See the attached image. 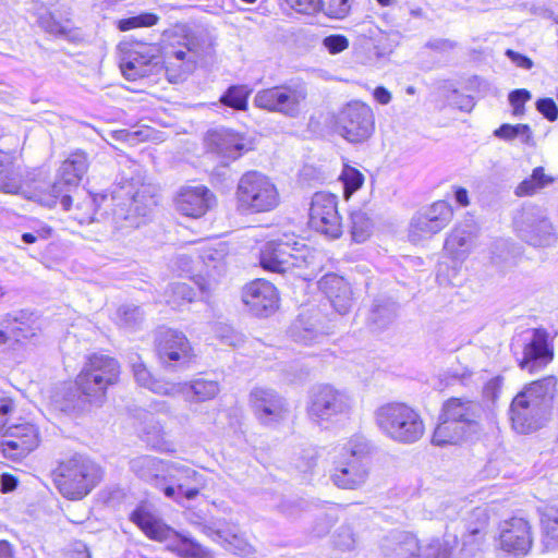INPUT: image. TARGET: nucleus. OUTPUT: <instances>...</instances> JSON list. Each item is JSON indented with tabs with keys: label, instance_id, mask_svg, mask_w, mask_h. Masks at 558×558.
Returning <instances> with one entry per match:
<instances>
[{
	"label": "nucleus",
	"instance_id": "nucleus-17",
	"mask_svg": "<svg viewBox=\"0 0 558 558\" xmlns=\"http://www.w3.org/2000/svg\"><path fill=\"white\" fill-rule=\"evenodd\" d=\"M453 210L446 201H438L417 213L411 220L409 236L418 242L441 231L452 219Z\"/></svg>",
	"mask_w": 558,
	"mask_h": 558
},
{
	"label": "nucleus",
	"instance_id": "nucleus-8",
	"mask_svg": "<svg viewBox=\"0 0 558 558\" xmlns=\"http://www.w3.org/2000/svg\"><path fill=\"white\" fill-rule=\"evenodd\" d=\"M371 447L360 437H352L333 462L332 483L341 489H357L369 476Z\"/></svg>",
	"mask_w": 558,
	"mask_h": 558
},
{
	"label": "nucleus",
	"instance_id": "nucleus-49",
	"mask_svg": "<svg viewBox=\"0 0 558 558\" xmlns=\"http://www.w3.org/2000/svg\"><path fill=\"white\" fill-rule=\"evenodd\" d=\"M159 21V17L149 12H143L135 16L125 17L122 20H119L118 22V28L121 32H128L133 28L137 27H150L157 24Z\"/></svg>",
	"mask_w": 558,
	"mask_h": 558
},
{
	"label": "nucleus",
	"instance_id": "nucleus-19",
	"mask_svg": "<svg viewBox=\"0 0 558 558\" xmlns=\"http://www.w3.org/2000/svg\"><path fill=\"white\" fill-rule=\"evenodd\" d=\"M242 301L253 315L267 317L278 308L279 293L271 282L256 279L243 288Z\"/></svg>",
	"mask_w": 558,
	"mask_h": 558
},
{
	"label": "nucleus",
	"instance_id": "nucleus-22",
	"mask_svg": "<svg viewBox=\"0 0 558 558\" xmlns=\"http://www.w3.org/2000/svg\"><path fill=\"white\" fill-rule=\"evenodd\" d=\"M215 204V196L204 185L183 186L175 197V207L186 217L199 218Z\"/></svg>",
	"mask_w": 558,
	"mask_h": 558
},
{
	"label": "nucleus",
	"instance_id": "nucleus-52",
	"mask_svg": "<svg viewBox=\"0 0 558 558\" xmlns=\"http://www.w3.org/2000/svg\"><path fill=\"white\" fill-rule=\"evenodd\" d=\"M16 410V400L10 396L0 397V434L11 423V417Z\"/></svg>",
	"mask_w": 558,
	"mask_h": 558
},
{
	"label": "nucleus",
	"instance_id": "nucleus-30",
	"mask_svg": "<svg viewBox=\"0 0 558 558\" xmlns=\"http://www.w3.org/2000/svg\"><path fill=\"white\" fill-rule=\"evenodd\" d=\"M250 398L252 407L260 420L277 421L284 412L281 398L269 390L255 388Z\"/></svg>",
	"mask_w": 558,
	"mask_h": 558
},
{
	"label": "nucleus",
	"instance_id": "nucleus-24",
	"mask_svg": "<svg viewBox=\"0 0 558 558\" xmlns=\"http://www.w3.org/2000/svg\"><path fill=\"white\" fill-rule=\"evenodd\" d=\"M155 58L153 48L147 45H134L123 51L120 57V69L126 80L135 81L150 73V64Z\"/></svg>",
	"mask_w": 558,
	"mask_h": 558
},
{
	"label": "nucleus",
	"instance_id": "nucleus-13",
	"mask_svg": "<svg viewBox=\"0 0 558 558\" xmlns=\"http://www.w3.org/2000/svg\"><path fill=\"white\" fill-rule=\"evenodd\" d=\"M533 544V525L529 519L512 515L500 522L495 537L496 550L507 557L523 558L530 554Z\"/></svg>",
	"mask_w": 558,
	"mask_h": 558
},
{
	"label": "nucleus",
	"instance_id": "nucleus-53",
	"mask_svg": "<svg viewBox=\"0 0 558 558\" xmlns=\"http://www.w3.org/2000/svg\"><path fill=\"white\" fill-rule=\"evenodd\" d=\"M531 97V93L524 88L514 89L509 94V102L513 109V116H523L524 105Z\"/></svg>",
	"mask_w": 558,
	"mask_h": 558
},
{
	"label": "nucleus",
	"instance_id": "nucleus-46",
	"mask_svg": "<svg viewBox=\"0 0 558 558\" xmlns=\"http://www.w3.org/2000/svg\"><path fill=\"white\" fill-rule=\"evenodd\" d=\"M352 239L362 243L368 239L373 223L366 213L362 210L352 211L350 215Z\"/></svg>",
	"mask_w": 558,
	"mask_h": 558
},
{
	"label": "nucleus",
	"instance_id": "nucleus-37",
	"mask_svg": "<svg viewBox=\"0 0 558 558\" xmlns=\"http://www.w3.org/2000/svg\"><path fill=\"white\" fill-rule=\"evenodd\" d=\"M489 520L487 511L478 508L473 510L464 524V538L472 543L482 539L488 529Z\"/></svg>",
	"mask_w": 558,
	"mask_h": 558
},
{
	"label": "nucleus",
	"instance_id": "nucleus-20",
	"mask_svg": "<svg viewBox=\"0 0 558 558\" xmlns=\"http://www.w3.org/2000/svg\"><path fill=\"white\" fill-rule=\"evenodd\" d=\"M130 521L150 541L167 542L174 534V529L157 517L150 505L143 500L129 515Z\"/></svg>",
	"mask_w": 558,
	"mask_h": 558
},
{
	"label": "nucleus",
	"instance_id": "nucleus-41",
	"mask_svg": "<svg viewBox=\"0 0 558 558\" xmlns=\"http://www.w3.org/2000/svg\"><path fill=\"white\" fill-rule=\"evenodd\" d=\"M408 541L417 549V553L412 554V558H448L453 548L446 545L440 538H434L425 545L418 544L415 537H408Z\"/></svg>",
	"mask_w": 558,
	"mask_h": 558
},
{
	"label": "nucleus",
	"instance_id": "nucleus-43",
	"mask_svg": "<svg viewBox=\"0 0 558 558\" xmlns=\"http://www.w3.org/2000/svg\"><path fill=\"white\" fill-rule=\"evenodd\" d=\"M494 135L504 141L519 140L522 144H531L533 140V133L527 124H501L495 130Z\"/></svg>",
	"mask_w": 558,
	"mask_h": 558
},
{
	"label": "nucleus",
	"instance_id": "nucleus-56",
	"mask_svg": "<svg viewBox=\"0 0 558 558\" xmlns=\"http://www.w3.org/2000/svg\"><path fill=\"white\" fill-rule=\"evenodd\" d=\"M323 45L331 54H336L349 47V40L345 36L336 34L325 37Z\"/></svg>",
	"mask_w": 558,
	"mask_h": 558
},
{
	"label": "nucleus",
	"instance_id": "nucleus-57",
	"mask_svg": "<svg viewBox=\"0 0 558 558\" xmlns=\"http://www.w3.org/2000/svg\"><path fill=\"white\" fill-rule=\"evenodd\" d=\"M537 111L548 121H556L558 118V107L551 98H541L536 101Z\"/></svg>",
	"mask_w": 558,
	"mask_h": 558
},
{
	"label": "nucleus",
	"instance_id": "nucleus-48",
	"mask_svg": "<svg viewBox=\"0 0 558 558\" xmlns=\"http://www.w3.org/2000/svg\"><path fill=\"white\" fill-rule=\"evenodd\" d=\"M343 185V196L349 199L364 183L363 173L354 167L344 165L339 177Z\"/></svg>",
	"mask_w": 558,
	"mask_h": 558
},
{
	"label": "nucleus",
	"instance_id": "nucleus-27",
	"mask_svg": "<svg viewBox=\"0 0 558 558\" xmlns=\"http://www.w3.org/2000/svg\"><path fill=\"white\" fill-rule=\"evenodd\" d=\"M201 477L198 472L193 469L186 466L177 468L175 473L171 475V478L177 483V490L173 485H168L163 488V494L166 497L177 501L181 497L187 500L195 499L203 488V485H199Z\"/></svg>",
	"mask_w": 558,
	"mask_h": 558
},
{
	"label": "nucleus",
	"instance_id": "nucleus-3",
	"mask_svg": "<svg viewBox=\"0 0 558 558\" xmlns=\"http://www.w3.org/2000/svg\"><path fill=\"white\" fill-rule=\"evenodd\" d=\"M317 252L304 239L295 234H282L266 242L260 248L259 264L272 272H288L296 269V276L306 279L318 267Z\"/></svg>",
	"mask_w": 558,
	"mask_h": 558
},
{
	"label": "nucleus",
	"instance_id": "nucleus-10",
	"mask_svg": "<svg viewBox=\"0 0 558 558\" xmlns=\"http://www.w3.org/2000/svg\"><path fill=\"white\" fill-rule=\"evenodd\" d=\"M308 90L305 82L292 80L286 84L257 92L256 107L288 118H298L306 104Z\"/></svg>",
	"mask_w": 558,
	"mask_h": 558
},
{
	"label": "nucleus",
	"instance_id": "nucleus-54",
	"mask_svg": "<svg viewBox=\"0 0 558 558\" xmlns=\"http://www.w3.org/2000/svg\"><path fill=\"white\" fill-rule=\"evenodd\" d=\"M293 11L301 14H314L320 8V0H283Z\"/></svg>",
	"mask_w": 558,
	"mask_h": 558
},
{
	"label": "nucleus",
	"instance_id": "nucleus-33",
	"mask_svg": "<svg viewBox=\"0 0 558 558\" xmlns=\"http://www.w3.org/2000/svg\"><path fill=\"white\" fill-rule=\"evenodd\" d=\"M174 534L167 542H171L169 549L179 558H210V551L195 539L175 530Z\"/></svg>",
	"mask_w": 558,
	"mask_h": 558
},
{
	"label": "nucleus",
	"instance_id": "nucleus-25",
	"mask_svg": "<svg viewBox=\"0 0 558 558\" xmlns=\"http://www.w3.org/2000/svg\"><path fill=\"white\" fill-rule=\"evenodd\" d=\"M477 233L476 223L472 218L458 223L445 241L444 248L448 255L458 262L464 260L471 252Z\"/></svg>",
	"mask_w": 558,
	"mask_h": 558
},
{
	"label": "nucleus",
	"instance_id": "nucleus-62",
	"mask_svg": "<svg viewBox=\"0 0 558 558\" xmlns=\"http://www.w3.org/2000/svg\"><path fill=\"white\" fill-rule=\"evenodd\" d=\"M454 199L460 206L466 207L470 204L469 193H468L466 189L461 187V186L456 187L454 189Z\"/></svg>",
	"mask_w": 558,
	"mask_h": 558
},
{
	"label": "nucleus",
	"instance_id": "nucleus-32",
	"mask_svg": "<svg viewBox=\"0 0 558 558\" xmlns=\"http://www.w3.org/2000/svg\"><path fill=\"white\" fill-rule=\"evenodd\" d=\"M397 314V304L390 299H378L367 317L368 327L376 332L387 328L395 319Z\"/></svg>",
	"mask_w": 558,
	"mask_h": 558
},
{
	"label": "nucleus",
	"instance_id": "nucleus-26",
	"mask_svg": "<svg viewBox=\"0 0 558 558\" xmlns=\"http://www.w3.org/2000/svg\"><path fill=\"white\" fill-rule=\"evenodd\" d=\"M319 288L326 294L335 311L341 315L350 311L353 303L352 290L344 278L335 274L326 275L319 281Z\"/></svg>",
	"mask_w": 558,
	"mask_h": 558
},
{
	"label": "nucleus",
	"instance_id": "nucleus-1",
	"mask_svg": "<svg viewBox=\"0 0 558 558\" xmlns=\"http://www.w3.org/2000/svg\"><path fill=\"white\" fill-rule=\"evenodd\" d=\"M111 201L116 202L112 222L119 230L138 228L143 219L151 213L156 199L149 194V186L144 184L138 163L128 158L120 161V172L116 178Z\"/></svg>",
	"mask_w": 558,
	"mask_h": 558
},
{
	"label": "nucleus",
	"instance_id": "nucleus-5",
	"mask_svg": "<svg viewBox=\"0 0 558 558\" xmlns=\"http://www.w3.org/2000/svg\"><path fill=\"white\" fill-rule=\"evenodd\" d=\"M50 477L64 499L76 501L84 499L100 483L104 471L88 456L75 452L59 459Z\"/></svg>",
	"mask_w": 558,
	"mask_h": 558
},
{
	"label": "nucleus",
	"instance_id": "nucleus-35",
	"mask_svg": "<svg viewBox=\"0 0 558 558\" xmlns=\"http://www.w3.org/2000/svg\"><path fill=\"white\" fill-rule=\"evenodd\" d=\"M541 537L546 547L558 546V508L546 507L539 514Z\"/></svg>",
	"mask_w": 558,
	"mask_h": 558
},
{
	"label": "nucleus",
	"instance_id": "nucleus-45",
	"mask_svg": "<svg viewBox=\"0 0 558 558\" xmlns=\"http://www.w3.org/2000/svg\"><path fill=\"white\" fill-rule=\"evenodd\" d=\"M553 181L551 177L545 174L543 167H537L533 170L530 178L523 180L517 186L515 194L519 196L531 195Z\"/></svg>",
	"mask_w": 558,
	"mask_h": 558
},
{
	"label": "nucleus",
	"instance_id": "nucleus-42",
	"mask_svg": "<svg viewBox=\"0 0 558 558\" xmlns=\"http://www.w3.org/2000/svg\"><path fill=\"white\" fill-rule=\"evenodd\" d=\"M517 344L524 343L523 349H551L553 337L543 328L525 329L517 336Z\"/></svg>",
	"mask_w": 558,
	"mask_h": 558
},
{
	"label": "nucleus",
	"instance_id": "nucleus-47",
	"mask_svg": "<svg viewBox=\"0 0 558 558\" xmlns=\"http://www.w3.org/2000/svg\"><path fill=\"white\" fill-rule=\"evenodd\" d=\"M554 359V351H527L519 365L529 374H534L545 368Z\"/></svg>",
	"mask_w": 558,
	"mask_h": 558
},
{
	"label": "nucleus",
	"instance_id": "nucleus-51",
	"mask_svg": "<svg viewBox=\"0 0 558 558\" xmlns=\"http://www.w3.org/2000/svg\"><path fill=\"white\" fill-rule=\"evenodd\" d=\"M37 22L43 29L56 36H66L70 32L69 21L59 22L50 13L39 15Z\"/></svg>",
	"mask_w": 558,
	"mask_h": 558
},
{
	"label": "nucleus",
	"instance_id": "nucleus-58",
	"mask_svg": "<svg viewBox=\"0 0 558 558\" xmlns=\"http://www.w3.org/2000/svg\"><path fill=\"white\" fill-rule=\"evenodd\" d=\"M192 354L189 351H182V354L178 351H159L158 359L165 365H170L172 362L182 361V364H190L192 362Z\"/></svg>",
	"mask_w": 558,
	"mask_h": 558
},
{
	"label": "nucleus",
	"instance_id": "nucleus-60",
	"mask_svg": "<svg viewBox=\"0 0 558 558\" xmlns=\"http://www.w3.org/2000/svg\"><path fill=\"white\" fill-rule=\"evenodd\" d=\"M19 485V478L16 475L5 472L0 477V490L2 494H8L16 489Z\"/></svg>",
	"mask_w": 558,
	"mask_h": 558
},
{
	"label": "nucleus",
	"instance_id": "nucleus-15",
	"mask_svg": "<svg viewBox=\"0 0 558 558\" xmlns=\"http://www.w3.org/2000/svg\"><path fill=\"white\" fill-rule=\"evenodd\" d=\"M518 235L533 246H549L556 240L545 210L536 205H524L513 220Z\"/></svg>",
	"mask_w": 558,
	"mask_h": 558
},
{
	"label": "nucleus",
	"instance_id": "nucleus-29",
	"mask_svg": "<svg viewBox=\"0 0 558 558\" xmlns=\"http://www.w3.org/2000/svg\"><path fill=\"white\" fill-rule=\"evenodd\" d=\"M198 265L202 264L204 272L215 278L225 270V258L228 254V246L223 242H206L196 248ZM203 272V269H201Z\"/></svg>",
	"mask_w": 558,
	"mask_h": 558
},
{
	"label": "nucleus",
	"instance_id": "nucleus-23",
	"mask_svg": "<svg viewBox=\"0 0 558 558\" xmlns=\"http://www.w3.org/2000/svg\"><path fill=\"white\" fill-rule=\"evenodd\" d=\"M207 142L218 156L228 161L240 158L244 151L250 149L245 137L230 129H217L208 132Z\"/></svg>",
	"mask_w": 558,
	"mask_h": 558
},
{
	"label": "nucleus",
	"instance_id": "nucleus-9",
	"mask_svg": "<svg viewBox=\"0 0 558 558\" xmlns=\"http://www.w3.org/2000/svg\"><path fill=\"white\" fill-rule=\"evenodd\" d=\"M236 201L241 210L260 214L277 208L280 196L270 178L259 171H247L239 180Z\"/></svg>",
	"mask_w": 558,
	"mask_h": 558
},
{
	"label": "nucleus",
	"instance_id": "nucleus-40",
	"mask_svg": "<svg viewBox=\"0 0 558 558\" xmlns=\"http://www.w3.org/2000/svg\"><path fill=\"white\" fill-rule=\"evenodd\" d=\"M155 344L157 349H184L189 340L181 330L160 326L155 331Z\"/></svg>",
	"mask_w": 558,
	"mask_h": 558
},
{
	"label": "nucleus",
	"instance_id": "nucleus-61",
	"mask_svg": "<svg viewBox=\"0 0 558 558\" xmlns=\"http://www.w3.org/2000/svg\"><path fill=\"white\" fill-rule=\"evenodd\" d=\"M373 96L380 105H387L391 100V94L388 89L383 86H378L374 89Z\"/></svg>",
	"mask_w": 558,
	"mask_h": 558
},
{
	"label": "nucleus",
	"instance_id": "nucleus-4",
	"mask_svg": "<svg viewBox=\"0 0 558 558\" xmlns=\"http://www.w3.org/2000/svg\"><path fill=\"white\" fill-rule=\"evenodd\" d=\"M558 393V379L554 375L525 384L510 403L509 418L512 428L530 434L543 426L542 405L553 403Z\"/></svg>",
	"mask_w": 558,
	"mask_h": 558
},
{
	"label": "nucleus",
	"instance_id": "nucleus-39",
	"mask_svg": "<svg viewBox=\"0 0 558 558\" xmlns=\"http://www.w3.org/2000/svg\"><path fill=\"white\" fill-rule=\"evenodd\" d=\"M113 320L120 329L134 331L143 324L144 314L138 306L125 304L117 310Z\"/></svg>",
	"mask_w": 558,
	"mask_h": 558
},
{
	"label": "nucleus",
	"instance_id": "nucleus-50",
	"mask_svg": "<svg viewBox=\"0 0 558 558\" xmlns=\"http://www.w3.org/2000/svg\"><path fill=\"white\" fill-rule=\"evenodd\" d=\"M352 0H320V8L332 19H343L351 10Z\"/></svg>",
	"mask_w": 558,
	"mask_h": 558
},
{
	"label": "nucleus",
	"instance_id": "nucleus-11",
	"mask_svg": "<svg viewBox=\"0 0 558 558\" xmlns=\"http://www.w3.org/2000/svg\"><path fill=\"white\" fill-rule=\"evenodd\" d=\"M0 434V454L10 462H22L41 444L39 426L28 420L10 423Z\"/></svg>",
	"mask_w": 558,
	"mask_h": 558
},
{
	"label": "nucleus",
	"instance_id": "nucleus-7",
	"mask_svg": "<svg viewBox=\"0 0 558 558\" xmlns=\"http://www.w3.org/2000/svg\"><path fill=\"white\" fill-rule=\"evenodd\" d=\"M375 421L380 432L398 444L417 442L426 433L422 412L403 401H390L380 405L375 413Z\"/></svg>",
	"mask_w": 558,
	"mask_h": 558
},
{
	"label": "nucleus",
	"instance_id": "nucleus-28",
	"mask_svg": "<svg viewBox=\"0 0 558 558\" xmlns=\"http://www.w3.org/2000/svg\"><path fill=\"white\" fill-rule=\"evenodd\" d=\"M31 314L21 311L16 314H8L0 329V345L5 344L9 340H13L16 343H22L23 339L35 336L36 328L29 325Z\"/></svg>",
	"mask_w": 558,
	"mask_h": 558
},
{
	"label": "nucleus",
	"instance_id": "nucleus-36",
	"mask_svg": "<svg viewBox=\"0 0 558 558\" xmlns=\"http://www.w3.org/2000/svg\"><path fill=\"white\" fill-rule=\"evenodd\" d=\"M197 296V292L185 282H173L165 292V302L175 311L192 303Z\"/></svg>",
	"mask_w": 558,
	"mask_h": 558
},
{
	"label": "nucleus",
	"instance_id": "nucleus-31",
	"mask_svg": "<svg viewBox=\"0 0 558 558\" xmlns=\"http://www.w3.org/2000/svg\"><path fill=\"white\" fill-rule=\"evenodd\" d=\"M289 336L294 342L302 345L320 344L325 337L324 332L318 329L316 322H312V316L304 313L300 314L291 325Z\"/></svg>",
	"mask_w": 558,
	"mask_h": 558
},
{
	"label": "nucleus",
	"instance_id": "nucleus-44",
	"mask_svg": "<svg viewBox=\"0 0 558 558\" xmlns=\"http://www.w3.org/2000/svg\"><path fill=\"white\" fill-rule=\"evenodd\" d=\"M251 93L246 85H232L221 95L220 102L234 110H246Z\"/></svg>",
	"mask_w": 558,
	"mask_h": 558
},
{
	"label": "nucleus",
	"instance_id": "nucleus-63",
	"mask_svg": "<svg viewBox=\"0 0 558 558\" xmlns=\"http://www.w3.org/2000/svg\"><path fill=\"white\" fill-rule=\"evenodd\" d=\"M0 558H15L13 545L7 539H0Z\"/></svg>",
	"mask_w": 558,
	"mask_h": 558
},
{
	"label": "nucleus",
	"instance_id": "nucleus-16",
	"mask_svg": "<svg viewBox=\"0 0 558 558\" xmlns=\"http://www.w3.org/2000/svg\"><path fill=\"white\" fill-rule=\"evenodd\" d=\"M308 223L312 229L327 238H340L342 221L338 213L337 196L325 192L315 193L311 202Z\"/></svg>",
	"mask_w": 558,
	"mask_h": 558
},
{
	"label": "nucleus",
	"instance_id": "nucleus-14",
	"mask_svg": "<svg viewBox=\"0 0 558 558\" xmlns=\"http://www.w3.org/2000/svg\"><path fill=\"white\" fill-rule=\"evenodd\" d=\"M336 131L349 143L362 144L375 131V118L369 106L361 101L345 105L337 116Z\"/></svg>",
	"mask_w": 558,
	"mask_h": 558
},
{
	"label": "nucleus",
	"instance_id": "nucleus-59",
	"mask_svg": "<svg viewBox=\"0 0 558 558\" xmlns=\"http://www.w3.org/2000/svg\"><path fill=\"white\" fill-rule=\"evenodd\" d=\"M505 54L517 68L523 70H531L533 68V61L525 54L517 52L512 49H507Z\"/></svg>",
	"mask_w": 558,
	"mask_h": 558
},
{
	"label": "nucleus",
	"instance_id": "nucleus-34",
	"mask_svg": "<svg viewBox=\"0 0 558 558\" xmlns=\"http://www.w3.org/2000/svg\"><path fill=\"white\" fill-rule=\"evenodd\" d=\"M185 389L193 401L206 402L219 395L220 383L202 374L187 383Z\"/></svg>",
	"mask_w": 558,
	"mask_h": 558
},
{
	"label": "nucleus",
	"instance_id": "nucleus-64",
	"mask_svg": "<svg viewBox=\"0 0 558 558\" xmlns=\"http://www.w3.org/2000/svg\"><path fill=\"white\" fill-rule=\"evenodd\" d=\"M65 558H90V554L85 546H82L76 549L68 550Z\"/></svg>",
	"mask_w": 558,
	"mask_h": 558
},
{
	"label": "nucleus",
	"instance_id": "nucleus-55",
	"mask_svg": "<svg viewBox=\"0 0 558 558\" xmlns=\"http://www.w3.org/2000/svg\"><path fill=\"white\" fill-rule=\"evenodd\" d=\"M174 267L178 271L184 275H193L194 272H202V270L198 268V260H194L190 255L187 254H180L174 259Z\"/></svg>",
	"mask_w": 558,
	"mask_h": 558
},
{
	"label": "nucleus",
	"instance_id": "nucleus-12",
	"mask_svg": "<svg viewBox=\"0 0 558 558\" xmlns=\"http://www.w3.org/2000/svg\"><path fill=\"white\" fill-rule=\"evenodd\" d=\"M87 168V155L81 150L72 153L60 166L56 181L50 186V194L43 203L52 207L59 201L63 210H70L72 206L71 193L78 186Z\"/></svg>",
	"mask_w": 558,
	"mask_h": 558
},
{
	"label": "nucleus",
	"instance_id": "nucleus-38",
	"mask_svg": "<svg viewBox=\"0 0 558 558\" xmlns=\"http://www.w3.org/2000/svg\"><path fill=\"white\" fill-rule=\"evenodd\" d=\"M22 172L12 161H0V192L16 194L22 187Z\"/></svg>",
	"mask_w": 558,
	"mask_h": 558
},
{
	"label": "nucleus",
	"instance_id": "nucleus-18",
	"mask_svg": "<svg viewBox=\"0 0 558 558\" xmlns=\"http://www.w3.org/2000/svg\"><path fill=\"white\" fill-rule=\"evenodd\" d=\"M350 409V398L343 391L325 384L314 389L307 413L316 421H328Z\"/></svg>",
	"mask_w": 558,
	"mask_h": 558
},
{
	"label": "nucleus",
	"instance_id": "nucleus-6",
	"mask_svg": "<svg viewBox=\"0 0 558 558\" xmlns=\"http://www.w3.org/2000/svg\"><path fill=\"white\" fill-rule=\"evenodd\" d=\"M121 365L104 354H92L74 379V393L84 404L101 407L120 384Z\"/></svg>",
	"mask_w": 558,
	"mask_h": 558
},
{
	"label": "nucleus",
	"instance_id": "nucleus-2",
	"mask_svg": "<svg viewBox=\"0 0 558 558\" xmlns=\"http://www.w3.org/2000/svg\"><path fill=\"white\" fill-rule=\"evenodd\" d=\"M481 405L468 397H449L440 407L430 435L436 447L459 446L476 438L482 429Z\"/></svg>",
	"mask_w": 558,
	"mask_h": 558
},
{
	"label": "nucleus",
	"instance_id": "nucleus-21",
	"mask_svg": "<svg viewBox=\"0 0 558 558\" xmlns=\"http://www.w3.org/2000/svg\"><path fill=\"white\" fill-rule=\"evenodd\" d=\"M165 54L168 59L194 63L201 54L199 39L184 26L175 27L166 35Z\"/></svg>",
	"mask_w": 558,
	"mask_h": 558
}]
</instances>
